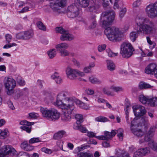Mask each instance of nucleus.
Returning a JSON list of instances; mask_svg holds the SVG:
<instances>
[{
	"label": "nucleus",
	"instance_id": "38",
	"mask_svg": "<svg viewBox=\"0 0 157 157\" xmlns=\"http://www.w3.org/2000/svg\"><path fill=\"white\" fill-rule=\"evenodd\" d=\"M79 5L82 7L85 8L89 4V0H77Z\"/></svg>",
	"mask_w": 157,
	"mask_h": 157
},
{
	"label": "nucleus",
	"instance_id": "19",
	"mask_svg": "<svg viewBox=\"0 0 157 157\" xmlns=\"http://www.w3.org/2000/svg\"><path fill=\"white\" fill-rule=\"evenodd\" d=\"M152 134L149 135L148 136V135H147V137L145 135L144 140L146 141H150V142L149 143V146L152 149L156 151H157V144L154 142V141L151 140V137L152 136Z\"/></svg>",
	"mask_w": 157,
	"mask_h": 157
},
{
	"label": "nucleus",
	"instance_id": "34",
	"mask_svg": "<svg viewBox=\"0 0 157 157\" xmlns=\"http://www.w3.org/2000/svg\"><path fill=\"white\" fill-rule=\"evenodd\" d=\"M75 118L76 120V123L74 125L76 126L80 124L83 121V118L82 115L81 114H77L75 116Z\"/></svg>",
	"mask_w": 157,
	"mask_h": 157
},
{
	"label": "nucleus",
	"instance_id": "36",
	"mask_svg": "<svg viewBox=\"0 0 157 157\" xmlns=\"http://www.w3.org/2000/svg\"><path fill=\"white\" fill-rule=\"evenodd\" d=\"M25 39L28 40L32 38L33 35V31L32 30H29L27 31L24 32Z\"/></svg>",
	"mask_w": 157,
	"mask_h": 157
},
{
	"label": "nucleus",
	"instance_id": "29",
	"mask_svg": "<svg viewBox=\"0 0 157 157\" xmlns=\"http://www.w3.org/2000/svg\"><path fill=\"white\" fill-rule=\"evenodd\" d=\"M39 117V114L35 112L29 113L26 116V119L28 120L36 119Z\"/></svg>",
	"mask_w": 157,
	"mask_h": 157
},
{
	"label": "nucleus",
	"instance_id": "10",
	"mask_svg": "<svg viewBox=\"0 0 157 157\" xmlns=\"http://www.w3.org/2000/svg\"><path fill=\"white\" fill-rule=\"evenodd\" d=\"M50 6L53 12L57 13L60 12L59 7H63L66 4L67 0H50Z\"/></svg>",
	"mask_w": 157,
	"mask_h": 157
},
{
	"label": "nucleus",
	"instance_id": "2",
	"mask_svg": "<svg viewBox=\"0 0 157 157\" xmlns=\"http://www.w3.org/2000/svg\"><path fill=\"white\" fill-rule=\"evenodd\" d=\"M146 18L143 17L140 15H137L135 20L134 29L140 32H143L145 34L151 33L153 29L152 25L144 24L147 22Z\"/></svg>",
	"mask_w": 157,
	"mask_h": 157
},
{
	"label": "nucleus",
	"instance_id": "35",
	"mask_svg": "<svg viewBox=\"0 0 157 157\" xmlns=\"http://www.w3.org/2000/svg\"><path fill=\"white\" fill-rule=\"evenodd\" d=\"M131 109V107L129 105H127L126 107L124 108V111L126 115L125 118L126 119L127 122L128 123H129L128 114Z\"/></svg>",
	"mask_w": 157,
	"mask_h": 157
},
{
	"label": "nucleus",
	"instance_id": "16",
	"mask_svg": "<svg viewBox=\"0 0 157 157\" xmlns=\"http://www.w3.org/2000/svg\"><path fill=\"white\" fill-rule=\"evenodd\" d=\"M62 94H63V98L62 99L63 101H67L68 102H70V101L71 102V103L73 105L74 109L75 107L74 105V102H75L76 104L79 107L80 106V105H81V104L82 103V102L78 100L75 97H67V93L65 92H60L57 94V96H59Z\"/></svg>",
	"mask_w": 157,
	"mask_h": 157
},
{
	"label": "nucleus",
	"instance_id": "14",
	"mask_svg": "<svg viewBox=\"0 0 157 157\" xmlns=\"http://www.w3.org/2000/svg\"><path fill=\"white\" fill-rule=\"evenodd\" d=\"M146 12L148 16L150 18H154L157 16V2L153 5L147 6L146 9Z\"/></svg>",
	"mask_w": 157,
	"mask_h": 157
},
{
	"label": "nucleus",
	"instance_id": "26",
	"mask_svg": "<svg viewBox=\"0 0 157 157\" xmlns=\"http://www.w3.org/2000/svg\"><path fill=\"white\" fill-rule=\"evenodd\" d=\"M147 105L151 107L157 106V97H150L147 101Z\"/></svg>",
	"mask_w": 157,
	"mask_h": 157
},
{
	"label": "nucleus",
	"instance_id": "5",
	"mask_svg": "<svg viewBox=\"0 0 157 157\" xmlns=\"http://www.w3.org/2000/svg\"><path fill=\"white\" fill-rule=\"evenodd\" d=\"M15 155L17 154L16 150L12 146L9 145L3 146L1 149H0V157H4L8 154ZM19 155L25 157H39V155L36 153H34L31 155L26 152H20Z\"/></svg>",
	"mask_w": 157,
	"mask_h": 157
},
{
	"label": "nucleus",
	"instance_id": "53",
	"mask_svg": "<svg viewBox=\"0 0 157 157\" xmlns=\"http://www.w3.org/2000/svg\"><path fill=\"white\" fill-rule=\"evenodd\" d=\"M42 151L48 154H51L52 152V151L49 149L44 147L41 149Z\"/></svg>",
	"mask_w": 157,
	"mask_h": 157
},
{
	"label": "nucleus",
	"instance_id": "45",
	"mask_svg": "<svg viewBox=\"0 0 157 157\" xmlns=\"http://www.w3.org/2000/svg\"><path fill=\"white\" fill-rule=\"evenodd\" d=\"M41 140L38 137L33 138H31L29 141V143L30 144H33L34 143L41 142Z\"/></svg>",
	"mask_w": 157,
	"mask_h": 157
},
{
	"label": "nucleus",
	"instance_id": "52",
	"mask_svg": "<svg viewBox=\"0 0 157 157\" xmlns=\"http://www.w3.org/2000/svg\"><path fill=\"white\" fill-rule=\"evenodd\" d=\"M55 30L56 33H60L62 34L66 31L61 27H56Z\"/></svg>",
	"mask_w": 157,
	"mask_h": 157
},
{
	"label": "nucleus",
	"instance_id": "47",
	"mask_svg": "<svg viewBox=\"0 0 157 157\" xmlns=\"http://www.w3.org/2000/svg\"><path fill=\"white\" fill-rule=\"evenodd\" d=\"M37 27L40 30H46V27L40 21H38L37 23Z\"/></svg>",
	"mask_w": 157,
	"mask_h": 157
},
{
	"label": "nucleus",
	"instance_id": "61",
	"mask_svg": "<svg viewBox=\"0 0 157 157\" xmlns=\"http://www.w3.org/2000/svg\"><path fill=\"white\" fill-rule=\"evenodd\" d=\"M79 107L86 110L88 109H89V107L88 105L83 102L81 104V105H80Z\"/></svg>",
	"mask_w": 157,
	"mask_h": 157
},
{
	"label": "nucleus",
	"instance_id": "11",
	"mask_svg": "<svg viewBox=\"0 0 157 157\" xmlns=\"http://www.w3.org/2000/svg\"><path fill=\"white\" fill-rule=\"evenodd\" d=\"M89 147V146L87 145H82L79 147H78L75 148L73 152L74 153L77 154L76 156L78 157H93L92 154L90 153L87 152H79L80 151L86 149Z\"/></svg>",
	"mask_w": 157,
	"mask_h": 157
},
{
	"label": "nucleus",
	"instance_id": "24",
	"mask_svg": "<svg viewBox=\"0 0 157 157\" xmlns=\"http://www.w3.org/2000/svg\"><path fill=\"white\" fill-rule=\"evenodd\" d=\"M68 47V44L65 42L57 44L55 46L56 49L59 52L63 50L67 49Z\"/></svg>",
	"mask_w": 157,
	"mask_h": 157
},
{
	"label": "nucleus",
	"instance_id": "60",
	"mask_svg": "<svg viewBox=\"0 0 157 157\" xmlns=\"http://www.w3.org/2000/svg\"><path fill=\"white\" fill-rule=\"evenodd\" d=\"M59 76V74L57 72H55L51 75V78L53 79L56 80Z\"/></svg>",
	"mask_w": 157,
	"mask_h": 157
},
{
	"label": "nucleus",
	"instance_id": "63",
	"mask_svg": "<svg viewBox=\"0 0 157 157\" xmlns=\"http://www.w3.org/2000/svg\"><path fill=\"white\" fill-rule=\"evenodd\" d=\"M8 105L9 108L12 110L15 109V108L13 106V103L11 101H9L8 102Z\"/></svg>",
	"mask_w": 157,
	"mask_h": 157
},
{
	"label": "nucleus",
	"instance_id": "21",
	"mask_svg": "<svg viewBox=\"0 0 157 157\" xmlns=\"http://www.w3.org/2000/svg\"><path fill=\"white\" fill-rule=\"evenodd\" d=\"M74 38V37L73 35L69 33L68 31L66 30L61 35L60 39L62 41L70 40L73 39Z\"/></svg>",
	"mask_w": 157,
	"mask_h": 157
},
{
	"label": "nucleus",
	"instance_id": "28",
	"mask_svg": "<svg viewBox=\"0 0 157 157\" xmlns=\"http://www.w3.org/2000/svg\"><path fill=\"white\" fill-rule=\"evenodd\" d=\"M149 96H146L143 94H141L139 96V101L144 105H147V101L149 98Z\"/></svg>",
	"mask_w": 157,
	"mask_h": 157
},
{
	"label": "nucleus",
	"instance_id": "23",
	"mask_svg": "<svg viewBox=\"0 0 157 157\" xmlns=\"http://www.w3.org/2000/svg\"><path fill=\"white\" fill-rule=\"evenodd\" d=\"M139 49L140 51L139 52L141 56L142 57H149L153 55V52L149 49H146L144 50H143L140 48Z\"/></svg>",
	"mask_w": 157,
	"mask_h": 157
},
{
	"label": "nucleus",
	"instance_id": "44",
	"mask_svg": "<svg viewBox=\"0 0 157 157\" xmlns=\"http://www.w3.org/2000/svg\"><path fill=\"white\" fill-rule=\"evenodd\" d=\"M90 81L94 84H99L101 83L100 80L93 76H91L89 78Z\"/></svg>",
	"mask_w": 157,
	"mask_h": 157
},
{
	"label": "nucleus",
	"instance_id": "12",
	"mask_svg": "<svg viewBox=\"0 0 157 157\" xmlns=\"http://www.w3.org/2000/svg\"><path fill=\"white\" fill-rule=\"evenodd\" d=\"M133 112L136 117L144 116L147 113L145 107L140 105L135 104L132 107Z\"/></svg>",
	"mask_w": 157,
	"mask_h": 157
},
{
	"label": "nucleus",
	"instance_id": "55",
	"mask_svg": "<svg viewBox=\"0 0 157 157\" xmlns=\"http://www.w3.org/2000/svg\"><path fill=\"white\" fill-rule=\"evenodd\" d=\"M126 12V10L125 8L122 9L120 12L119 17L121 18L123 17H124Z\"/></svg>",
	"mask_w": 157,
	"mask_h": 157
},
{
	"label": "nucleus",
	"instance_id": "4",
	"mask_svg": "<svg viewBox=\"0 0 157 157\" xmlns=\"http://www.w3.org/2000/svg\"><path fill=\"white\" fill-rule=\"evenodd\" d=\"M40 112L41 116L45 119L52 121H55L59 119L60 117V113L54 108L40 107Z\"/></svg>",
	"mask_w": 157,
	"mask_h": 157
},
{
	"label": "nucleus",
	"instance_id": "6",
	"mask_svg": "<svg viewBox=\"0 0 157 157\" xmlns=\"http://www.w3.org/2000/svg\"><path fill=\"white\" fill-rule=\"evenodd\" d=\"M134 49L131 44L129 42H124L121 45L120 53L124 58H128L132 54Z\"/></svg>",
	"mask_w": 157,
	"mask_h": 157
},
{
	"label": "nucleus",
	"instance_id": "8",
	"mask_svg": "<svg viewBox=\"0 0 157 157\" xmlns=\"http://www.w3.org/2000/svg\"><path fill=\"white\" fill-rule=\"evenodd\" d=\"M3 84L8 95H11L14 93L13 89L16 86V82L12 78L6 77L3 81Z\"/></svg>",
	"mask_w": 157,
	"mask_h": 157
},
{
	"label": "nucleus",
	"instance_id": "30",
	"mask_svg": "<svg viewBox=\"0 0 157 157\" xmlns=\"http://www.w3.org/2000/svg\"><path fill=\"white\" fill-rule=\"evenodd\" d=\"M57 51L53 48L50 49L47 51V54L50 59H52L56 56L57 53Z\"/></svg>",
	"mask_w": 157,
	"mask_h": 157
},
{
	"label": "nucleus",
	"instance_id": "41",
	"mask_svg": "<svg viewBox=\"0 0 157 157\" xmlns=\"http://www.w3.org/2000/svg\"><path fill=\"white\" fill-rule=\"evenodd\" d=\"M95 120L96 121L102 122H106L109 121L107 117L102 116H99L96 117L95 118Z\"/></svg>",
	"mask_w": 157,
	"mask_h": 157
},
{
	"label": "nucleus",
	"instance_id": "49",
	"mask_svg": "<svg viewBox=\"0 0 157 157\" xmlns=\"http://www.w3.org/2000/svg\"><path fill=\"white\" fill-rule=\"evenodd\" d=\"M29 126H22L21 127V128L26 131L28 133H30L31 131V127Z\"/></svg>",
	"mask_w": 157,
	"mask_h": 157
},
{
	"label": "nucleus",
	"instance_id": "31",
	"mask_svg": "<svg viewBox=\"0 0 157 157\" xmlns=\"http://www.w3.org/2000/svg\"><path fill=\"white\" fill-rule=\"evenodd\" d=\"M138 86L140 89H141L151 88L153 87V86L144 82H140Z\"/></svg>",
	"mask_w": 157,
	"mask_h": 157
},
{
	"label": "nucleus",
	"instance_id": "18",
	"mask_svg": "<svg viewBox=\"0 0 157 157\" xmlns=\"http://www.w3.org/2000/svg\"><path fill=\"white\" fill-rule=\"evenodd\" d=\"M5 37L6 41V42L8 43V44L3 46V48L8 49L12 47L17 46V44L14 42L10 43L13 38L11 34H6L5 35Z\"/></svg>",
	"mask_w": 157,
	"mask_h": 157
},
{
	"label": "nucleus",
	"instance_id": "37",
	"mask_svg": "<svg viewBox=\"0 0 157 157\" xmlns=\"http://www.w3.org/2000/svg\"><path fill=\"white\" fill-rule=\"evenodd\" d=\"M74 128L76 129H79L81 132L83 133H86L88 131L85 127L81 125V124L76 126L74 125Z\"/></svg>",
	"mask_w": 157,
	"mask_h": 157
},
{
	"label": "nucleus",
	"instance_id": "58",
	"mask_svg": "<svg viewBox=\"0 0 157 157\" xmlns=\"http://www.w3.org/2000/svg\"><path fill=\"white\" fill-rule=\"evenodd\" d=\"M86 93L89 95H92L94 94V91L93 90L90 89H88L85 90Z\"/></svg>",
	"mask_w": 157,
	"mask_h": 157
},
{
	"label": "nucleus",
	"instance_id": "62",
	"mask_svg": "<svg viewBox=\"0 0 157 157\" xmlns=\"http://www.w3.org/2000/svg\"><path fill=\"white\" fill-rule=\"evenodd\" d=\"M98 7L95 6H90L89 8V10L90 12H95Z\"/></svg>",
	"mask_w": 157,
	"mask_h": 157
},
{
	"label": "nucleus",
	"instance_id": "64",
	"mask_svg": "<svg viewBox=\"0 0 157 157\" xmlns=\"http://www.w3.org/2000/svg\"><path fill=\"white\" fill-rule=\"evenodd\" d=\"M105 104H106V106L109 109H111L113 110H115V109L113 108L112 105L107 101H106Z\"/></svg>",
	"mask_w": 157,
	"mask_h": 157
},
{
	"label": "nucleus",
	"instance_id": "43",
	"mask_svg": "<svg viewBox=\"0 0 157 157\" xmlns=\"http://www.w3.org/2000/svg\"><path fill=\"white\" fill-rule=\"evenodd\" d=\"M34 124L33 122H30L26 120H22L19 122V124L22 126H30L33 125Z\"/></svg>",
	"mask_w": 157,
	"mask_h": 157
},
{
	"label": "nucleus",
	"instance_id": "1",
	"mask_svg": "<svg viewBox=\"0 0 157 157\" xmlns=\"http://www.w3.org/2000/svg\"><path fill=\"white\" fill-rule=\"evenodd\" d=\"M63 94H62L56 96L55 101H51L52 104L54 106L64 109L66 111L62 115V119L65 121H70L71 119V114L74 110V106L71 102L63 101Z\"/></svg>",
	"mask_w": 157,
	"mask_h": 157
},
{
	"label": "nucleus",
	"instance_id": "27",
	"mask_svg": "<svg viewBox=\"0 0 157 157\" xmlns=\"http://www.w3.org/2000/svg\"><path fill=\"white\" fill-rule=\"evenodd\" d=\"M10 135L8 129L5 128L3 129H0V138L4 139L8 137Z\"/></svg>",
	"mask_w": 157,
	"mask_h": 157
},
{
	"label": "nucleus",
	"instance_id": "15",
	"mask_svg": "<svg viewBox=\"0 0 157 157\" xmlns=\"http://www.w3.org/2000/svg\"><path fill=\"white\" fill-rule=\"evenodd\" d=\"M138 121L136 118H134L131 122V129L134 134L140 137L142 136L144 133L140 130L137 129V127L140 125L138 123Z\"/></svg>",
	"mask_w": 157,
	"mask_h": 157
},
{
	"label": "nucleus",
	"instance_id": "50",
	"mask_svg": "<svg viewBox=\"0 0 157 157\" xmlns=\"http://www.w3.org/2000/svg\"><path fill=\"white\" fill-rule=\"evenodd\" d=\"M106 48L105 44H101L99 45L98 47V50L99 52H101L105 50Z\"/></svg>",
	"mask_w": 157,
	"mask_h": 157
},
{
	"label": "nucleus",
	"instance_id": "25",
	"mask_svg": "<svg viewBox=\"0 0 157 157\" xmlns=\"http://www.w3.org/2000/svg\"><path fill=\"white\" fill-rule=\"evenodd\" d=\"M21 148L26 151H32L34 149L33 147L28 144L27 141H24L21 144Z\"/></svg>",
	"mask_w": 157,
	"mask_h": 157
},
{
	"label": "nucleus",
	"instance_id": "48",
	"mask_svg": "<svg viewBox=\"0 0 157 157\" xmlns=\"http://www.w3.org/2000/svg\"><path fill=\"white\" fill-rule=\"evenodd\" d=\"M63 142L62 140H59L56 142V145L60 150H63Z\"/></svg>",
	"mask_w": 157,
	"mask_h": 157
},
{
	"label": "nucleus",
	"instance_id": "59",
	"mask_svg": "<svg viewBox=\"0 0 157 157\" xmlns=\"http://www.w3.org/2000/svg\"><path fill=\"white\" fill-rule=\"evenodd\" d=\"M105 136L106 137H110V138H107V139H105L106 140H110L112 137L110 135V132L107 131H105L104 132Z\"/></svg>",
	"mask_w": 157,
	"mask_h": 157
},
{
	"label": "nucleus",
	"instance_id": "51",
	"mask_svg": "<svg viewBox=\"0 0 157 157\" xmlns=\"http://www.w3.org/2000/svg\"><path fill=\"white\" fill-rule=\"evenodd\" d=\"M24 32L17 33L16 34V38L18 39H25Z\"/></svg>",
	"mask_w": 157,
	"mask_h": 157
},
{
	"label": "nucleus",
	"instance_id": "20",
	"mask_svg": "<svg viewBox=\"0 0 157 157\" xmlns=\"http://www.w3.org/2000/svg\"><path fill=\"white\" fill-rule=\"evenodd\" d=\"M106 65L107 69L110 71H114L116 69L115 64L111 60H107L106 61Z\"/></svg>",
	"mask_w": 157,
	"mask_h": 157
},
{
	"label": "nucleus",
	"instance_id": "22",
	"mask_svg": "<svg viewBox=\"0 0 157 157\" xmlns=\"http://www.w3.org/2000/svg\"><path fill=\"white\" fill-rule=\"evenodd\" d=\"M149 151L147 148L138 149L134 153L133 157H141Z\"/></svg>",
	"mask_w": 157,
	"mask_h": 157
},
{
	"label": "nucleus",
	"instance_id": "54",
	"mask_svg": "<svg viewBox=\"0 0 157 157\" xmlns=\"http://www.w3.org/2000/svg\"><path fill=\"white\" fill-rule=\"evenodd\" d=\"M29 0H20L18 2V7H21L27 3Z\"/></svg>",
	"mask_w": 157,
	"mask_h": 157
},
{
	"label": "nucleus",
	"instance_id": "9",
	"mask_svg": "<svg viewBox=\"0 0 157 157\" xmlns=\"http://www.w3.org/2000/svg\"><path fill=\"white\" fill-rule=\"evenodd\" d=\"M66 74L67 78L71 80L78 79L85 75L83 72L69 67L66 70Z\"/></svg>",
	"mask_w": 157,
	"mask_h": 157
},
{
	"label": "nucleus",
	"instance_id": "57",
	"mask_svg": "<svg viewBox=\"0 0 157 157\" xmlns=\"http://www.w3.org/2000/svg\"><path fill=\"white\" fill-rule=\"evenodd\" d=\"M86 133L87 136L90 138L95 137L96 136H95L96 133L93 132H90L88 131Z\"/></svg>",
	"mask_w": 157,
	"mask_h": 157
},
{
	"label": "nucleus",
	"instance_id": "17",
	"mask_svg": "<svg viewBox=\"0 0 157 157\" xmlns=\"http://www.w3.org/2000/svg\"><path fill=\"white\" fill-rule=\"evenodd\" d=\"M157 71V65L154 63H150L145 67L144 72L148 75H154V76Z\"/></svg>",
	"mask_w": 157,
	"mask_h": 157
},
{
	"label": "nucleus",
	"instance_id": "7",
	"mask_svg": "<svg viewBox=\"0 0 157 157\" xmlns=\"http://www.w3.org/2000/svg\"><path fill=\"white\" fill-rule=\"evenodd\" d=\"M115 16V13L113 11L103 13L101 18V24L103 27L105 28L109 25L114 20Z\"/></svg>",
	"mask_w": 157,
	"mask_h": 157
},
{
	"label": "nucleus",
	"instance_id": "56",
	"mask_svg": "<svg viewBox=\"0 0 157 157\" xmlns=\"http://www.w3.org/2000/svg\"><path fill=\"white\" fill-rule=\"evenodd\" d=\"M60 55L62 56H67L69 55V53L66 50H63L59 52Z\"/></svg>",
	"mask_w": 157,
	"mask_h": 157
},
{
	"label": "nucleus",
	"instance_id": "32",
	"mask_svg": "<svg viewBox=\"0 0 157 157\" xmlns=\"http://www.w3.org/2000/svg\"><path fill=\"white\" fill-rule=\"evenodd\" d=\"M140 31H137V32L132 31L130 33L129 38L132 42H134L136 40L138 36V33Z\"/></svg>",
	"mask_w": 157,
	"mask_h": 157
},
{
	"label": "nucleus",
	"instance_id": "42",
	"mask_svg": "<svg viewBox=\"0 0 157 157\" xmlns=\"http://www.w3.org/2000/svg\"><path fill=\"white\" fill-rule=\"evenodd\" d=\"M106 52L108 56L109 57H114L117 56L118 55V53L113 52L110 49L108 48L106 50Z\"/></svg>",
	"mask_w": 157,
	"mask_h": 157
},
{
	"label": "nucleus",
	"instance_id": "33",
	"mask_svg": "<svg viewBox=\"0 0 157 157\" xmlns=\"http://www.w3.org/2000/svg\"><path fill=\"white\" fill-rule=\"evenodd\" d=\"M116 154L118 157H130L128 153L120 149L116 150Z\"/></svg>",
	"mask_w": 157,
	"mask_h": 157
},
{
	"label": "nucleus",
	"instance_id": "13",
	"mask_svg": "<svg viewBox=\"0 0 157 157\" xmlns=\"http://www.w3.org/2000/svg\"><path fill=\"white\" fill-rule=\"evenodd\" d=\"M67 13L68 17L71 18L77 17L79 14V9L75 3L72 4L68 7Z\"/></svg>",
	"mask_w": 157,
	"mask_h": 157
},
{
	"label": "nucleus",
	"instance_id": "46",
	"mask_svg": "<svg viewBox=\"0 0 157 157\" xmlns=\"http://www.w3.org/2000/svg\"><path fill=\"white\" fill-rule=\"evenodd\" d=\"M103 92L104 94L109 96H113V92L109 90L107 88H104L103 89Z\"/></svg>",
	"mask_w": 157,
	"mask_h": 157
},
{
	"label": "nucleus",
	"instance_id": "3",
	"mask_svg": "<svg viewBox=\"0 0 157 157\" xmlns=\"http://www.w3.org/2000/svg\"><path fill=\"white\" fill-rule=\"evenodd\" d=\"M124 32L122 29L115 27H107L104 31V33L108 39L113 42L121 40L124 36Z\"/></svg>",
	"mask_w": 157,
	"mask_h": 157
},
{
	"label": "nucleus",
	"instance_id": "39",
	"mask_svg": "<svg viewBox=\"0 0 157 157\" xmlns=\"http://www.w3.org/2000/svg\"><path fill=\"white\" fill-rule=\"evenodd\" d=\"M110 88V90L117 92H121L123 90V89L122 87L117 86L114 85L111 86Z\"/></svg>",
	"mask_w": 157,
	"mask_h": 157
},
{
	"label": "nucleus",
	"instance_id": "40",
	"mask_svg": "<svg viewBox=\"0 0 157 157\" xmlns=\"http://www.w3.org/2000/svg\"><path fill=\"white\" fill-rule=\"evenodd\" d=\"M65 133V131L63 130L59 131L54 134V138L55 139L62 138Z\"/></svg>",
	"mask_w": 157,
	"mask_h": 157
}]
</instances>
